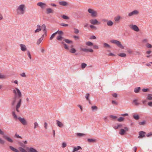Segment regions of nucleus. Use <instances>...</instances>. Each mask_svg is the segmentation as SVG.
Listing matches in <instances>:
<instances>
[{"label": "nucleus", "mask_w": 152, "mask_h": 152, "mask_svg": "<svg viewBox=\"0 0 152 152\" xmlns=\"http://www.w3.org/2000/svg\"><path fill=\"white\" fill-rule=\"evenodd\" d=\"M121 19V17L120 16L118 15L114 18V20L115 22H118Z\"/></svg>", "instance_id": "412c9836"}, {"label": "nucleus", "mask_w": 152, "mask_h": 152, "mask_svg": "<svg viewBox=\"0 0 152 152\" xmlns=\"http://www.w3.org/2000/svg\"><path fill=\"white\" fill-rule=\"evenodd\" d=\"M122 127V125L121 124H118L117 126H115L114 127V128L115 129H117L118 128H121Z\"/></svg>", "instance_id": "bb28decb"}, {"label": "nucleus", "mask_w": 152, "mask_h": 152, "mask_svg": "<svg viewBox=\"0 0 152 152\" xmlns=\"http://www.w3.org/2000/svg\"><path fill=\"white\" fill-rule=\"evenodd\" d=\"M152 135V132H151L149 133H148L147 135V137H149L151 136Z\"/></svg>", "instance_id": "69168bd1"}, {"label": "nucleus", "mask_w": 152, "mask_h": 152, "mask_svg": "<svg viewBox=\"0 0 152 152\" xmlns=\"http://www.w3.org/2000/svg\"><path fill=\"white\" fill-rule=\"evenodd\" d=\"M27 142L26 140H25L24 141H22L20 142V146H22L23 148H25V145L27 144Z\"/></svg>", "instance_id": "ddd939ff"}, {"label": "nucleus", "mask_w": 152, "mask_h": 152, "mask_svg": "<svg viewBox=\"0 0 152 152\" xmlns=\"http://www.w3.org/2000/svg\"><path fill=\"white\" fill-rule=\"evenodd\" d=\"M3 137L9 142H12L13 141L12 139L8 137L7 136H4Z\"/></svg>", "instance_id": "5701e85b"}, {"label": "nucleus", "mask_w": 152, "mask_h": 152, "mask_svg": "<svg viewBox=\"0 0 152 152\" xmlns=\"http://www.w3.org/2000/svg\"><path fill=\"white\" fill-rule=\"evenodd\" d=\"M87 141L89 142H96V139H90V138L88 139L87 140Z\"/></svg>", "instance_id": "7c9ffc66"}, {"label": "nucleus", "mask_w": 152, "mask_h": 152, "mask_svg": "<svg viewBox=\"0 0 152 152\" xmlns=\"http://www.w3.org/2000/svg\"><path fill=\"white\" fill-rule=\"evenodd\" d=\"M129 128L127 127H125L124 128V129H121L119 132V133L121 135H124L126 132L129 131Z\"/></svg>", "instance_id": "0eeeda50"}, {"label": "nucleus", "mask_w": 152, "mask_h": 152, "mask_svg": "<svg viewBox=\"0 0 152 152\" xmlns=\"http://www.w3.org/2000/svg\"><path fill=\"white\" fill-rule=\"evenodd\" d=\"M81 50L85 52H89L91 53L93 52V50L91 49L82 48Z\"/></svg>", "instance_id": "f3484780"}, {"label": "nucleus", "mask_w": 152, "mask_h": 152, "mask_svg": "<svg viewBox=\"0 0 152 152\" xmlns=\"http://www.w3.org/2000/svg\"><path fill=\"white\" fill-rule=\"evenodd\" d=\"M62 43L64 45V48L67 50H69V48L68 45L64 43V42H63Z\"/></svg>", "instance_id": "79ce46f5"}, {"label": "nucleus", "mask_w": 152, "mask_h": 152, "mask_svg": "<svg viewBox=\"0 0 152 152\" xmlns=\"http://www.w3.org/2000/svg\"><path fill=\"white\" fill-rule=\"evenodd\" d=\"M82 148L80 146H77V147H75L73 148V151L72 152H75L77 151L78 150H82Z\"/></svg>", "instance_id": "6ab92c4d"}, {"label": "nucleus", "mask_w": 152, "mask_h": 152, "mask_svg": "<svg viewBox=\"0 0 152 152\" xmlns=\"http://www.w3.org/2000/svg\"><path fill=\"white\" fill-rule=\"evenodd\" d=\"M88 12L91 14L93 17H96L98 15V13L96 11L93 9L89 8L88 10Z\"/></svg>", "instance_id": "7ed1b4c3"}, {"label": "nucleus", "mask_w": 152, "mask_h": 152, "mask_svg": "<svg viewBox=\"0 0 152 152\" xmlns=\"http://www.w3.org/2000/svg\"><path fill=\"white\" fill-rule=\"evenodd\" d=\"M118 56H119L122 57H124L126 56V54L124 53H121L118 54Z\"/></svg>", "instance_id": "473e14b6"}, {"label": "nucleus", "mask_w": 152, "mask_h": 152, "mask_svg": "<svg viewBox=\"0 0 152 152\" xmlns=\"http://www.w3.org/2000/svg\"><path fill=\"white\" fill-rule=\"evenodd\" d=\"M129 27L130 28L136 32H138L140 30L139 28L136 25L130 24L129 25Z\"/></svg>", "instance_id": "423d86ee"}, {"label": "nucleus", "mask_w": 152, "mask_h": 152, "mask_svg": "<svg viewBox=\"0 0 152 152\" xmlns=\"http://www.w3.org/2000/svg\"><path fill=\"white\" fill-rule=\"evenodd\" d=\"M124 118L122 117H120L118 119L117 121L118 122H122L124 121Z\"/></svg>", "instance_id": "4c0bfd02"}, {"label": "nucleus", "mask_w": 152, "mask_h": 152, "mask_svg": "<svg viewBox=\"0 0 152 152\" xmlns=\"http://www.w3.org/2000/svg\"><path fill=\"white\" fill-rule=\"evenodd\" d=\"M41 28L42 29L43 31L45 34V37L47 36V30L46 27V26L45 24H43L41 26Z\"/></svg>", "instance_id": "9b49d317"}, {"label": "nucleus", "mask_w": 152, "mask_h": 152, "mask_svg": "<svg viewBox=\"0 0 152 152\" xmlns=\"http://www.w3.org/2000/svg\"><path fill=\"white\" fill-rule=\"evenodd\" d=\"M112 103L113 104H114L115 105L118 104V103L117 102H116V101H114V100L112 101Z\"/></svg>", "instance_id": "338daca9"}, {"label": "nucleus", "mask_w": 152, "mask_h": 152, "mask_svg": "<svg viewBox=\"0 0 152 152\" xmlns=\"http://www.w3.org/2000/svg\"><path fill=\"white\" fill-rule=\"evenodd\" d=\"M62 17L63 19L65 20H68L69 19V18L68 17L64 15H63L62 16Z\"/></svg>", "instance_id": "49530a36"}, {"label": "nucleus", "mask_w": 152, "mask_h": 152, "mask_svg": "<svg viewBox=\"0 0 152 152\" xmlns=\"http://www.w3.org/2000/svg\"><path fill=\"white\" fill-rule=\"evenodd\" d=\"M139 13V12L137 10H134L128 14V16L129 17H132L134 15H138Z\"/></svg>", "instance_id": "39448f33"}, {"label": "nucleus", "mask_w": 152, "mask_h": 152, "mask_svg": "<svg viewBox=\"0 0 152 152\" xmlns=\"http://www.w3.org/2000/svg\"><path fill=\"white\" fill-rule=\"evenodd\" d=\"M87 66V64L84 63H83L81 64V66L82 69H84Z\"/></svg>", "instance_id": "09e8293b"}, {"label": "nucleus", "mask_w": 152, "mask_h": 152, "mask_svg": "<svg viewBox=\"0 0 152 152\" xmlns=\"http://www.w3.org/2000/svg\"><path fill=\"white\" fill-rule=\"evenodd\" d=\"M63 38L62 36L59 35L57 37V39L59 41L61 40Z\"/></svg>", "instance_id": "58836bf2"}, {"label": "nucleus", "mask_w": 152, "mask_h": 152, "mask_svg": "<svg viewBox=\"0 0 152 152\" xmlns=\"http://www.w3.org/2000/svg\"><path fill=\"white\" fill-rule=\"evenodd\" d=\"M9 148L11 150L15 152H19V151L18 150L14 148L12 146H10Z\"/></svg>", "instance_id": "a878e982"}, {"label": "nucleus", "mask_w": 152, "mask_h": 152, "mask_svg": "<svg viewBox=\"0 0 152 152\" xmlns=\"http://www.w3.org/2000/svg\"><path fill=\"white\" fill-rule=\"evenodd\" d=\"M66 143L65 142H63L62 143V147L63 148H64L66 147Z\"/></svg>", "instance_id": "13d9d810"}, {"label": "nucleus", "mask_w": 152, "mask_h": 152, "mask_svg": "<svg viewBox=\"0 0 152 152\" xmlns=\"http://www.w3.org/2000/svg\"><path fill=\"white\" fill-rule=\"evenodd\" d=\"M110 117L111 118L114 119H116L117 118V116H115L114 115H110Z\"/></svg>", "instance_id": "680f3d73"}, {"label": "nucleus", "mask_w": 152, "mask_h": 152, "mask_svg": "<svg viewBox=\"0 0 152 152\" xmlns=\"http://www.w3.org/2000/svg\"><path fill=\"white\" fill-rule=\"evenodd\" d=\"M79 32V31L78 29L75 28L74 29V32L75 34H78Z\"/></svg>", "instance_id": "e2e57ef3"}, {"label": "nucleus", "mask_w": 152, "mask_h": 152, "mask_svg": "<svg viewBox=\"0 0 152 152\" xmlns=\"http://www.w3.org/2000/svg\"><path fill=\"white\" fill-rule=\"evenodd\" d=\"M5 141L0 138V143L2 144H4L5 143Z\"/></svg>", "instance_id": "bf43d9fd"}, {"label": "nucleus", "mask_w": 152, "mask_h": 152, "mask_svg": "<svg viewBox=\"0 0 152 152\" xmlns=\"http://www.w3.org/2000/svg\"><path fill=\"white\" fill-rule=\"evenodd\" d=\"M6 76L0 73V79H4L6 78Z\"/></svg>", "instance_id": "a19ab883"}, {"label": "nucleus", "mask_w": 152, "mask_h": 152, "mask_svg": "<svg viewBox=\"0 0 152 152\" xmlns=\"http://www.w3.org/2000/svg\"><path fill=\"white\" fill-rule=\"evenodd\" d=\"M140 89L141 88L140 87L136 88L134 89V91L136 93H138L140 90Z\"/></svg>", "instance_id": "2f4dec72"}, {"label": "nucleus", "mask_w": 152, "mask_h": 152, "mask_svg": "<svg viewBox=\"0 0 152 152\" xmlns=\"http://www.w3.org/2000/svg\"><path fill=\"white\" fill-rule=\"evenodd\" d=\"M59 4L62 6H66L68 5V3L66 1H61L59 2Z\"/></svg>", "instance_id": "4468645a"}, {"label": "nucleus", "mask_w": 152, "mask_h": 152, "mask_svg": "<svg viewBox=\"0 0 152 152\" xmlns=\"http://www.w3.org/2000/svg\"><path fill=\"white\" fill-rule=\"evenodd\" d=\"M76 135L78 137H82L85 136V134L83 133H77L76 134Z\"/></svg>", "instance_id": "72a5a7b5"}, {"label": "nucleus", "mask_w": 152, "mask_h": 152, "mask_svg": "<svg viewBox=\"0 0 152 152\" xmlns=\"http://www.w3.org/2000/svg\"><path fill=\"white\" fill-rule=\"evenodd\" d=\"M43 40V38L42 37H41L37 41V44L38 45H39L41 42Z\"/></svg>", "instance_id": "c756f323"}, {"label": "nucleus", "mask_w": 152, "mask_h": 152, "mask_svg": "<svg viewBox=\"0 0 152 152\" xmlns=\"http://www.w3.org/2000/svg\"><path fill=\"white\" fill-rule=\"evenodd\" d=\"M148 105L150 107H152V102H150L148 103Z\"/></svg>", "instance_id": "774afa93"}, {"label": "nucleus", "mask_w": 152, "mask_h": 152, "mask_svg": "<svg viewBox=\"0 0 152 152\" xmlns=\"http://www.w3.org/2000/svg\"><path fill=\"white\" fill-rule=\"evenodd\" d=\"M26 7L24 4L20 5V15H23L25 12Z\"/></svg>", "instance_id": "20e7f679"}, {"label": "nucleus", "mask_w": 152, "mask_h": 152, "mask_svg": "<svg viewBox=\"0 0 152 152\" xmlns=\"http://www.w3.org/2000/svg\"><path fill=\"white\" fill-rule=\"evenodd\" d=\"M57 34V32H55L51 35L50 38V39L52 40V39L55 37V35Z\"/></svg>", "instance_id": "c03bdc74"}, {"label": "nucleus", "mask_w": 152, "mask_h": 152, "mask_svg": "<svg viewBox=\"0 0 152 152\" xmlns=\"http://www.w3.org/2000/svg\"><path fill=\"white\" fill-rule=\"evenodd\" d=\"M90 28L93 30H96L97 29L96 27L93 25H91L90 26Z\"/></svg>", "instance_id": "a18cd8bd"}, {"label": "nucleus", "mask_w": 152, "mask_h": 152, "mask_svg": "<svg viewBox=\"0 0 152 152\" xmlns=\"http://www.w3.org/2000/svg\"><path fill=\"white\" fill-rule=\"evenodd\" d=\"M133 102L136 105H138L140 104L138 102V100L137 99L134 100H133Z\"/></svg>", "instance_id": "e433bc0d"}, {"label": "nucleus", "mask_w": 152, "mask_h": 152, "mask_svg": "<svg viewBox=\"0 0 152 152\" xmlns=\"http://www.w3.org/2000/svg\"><path fill=\"white\" fill-rule=\"evenodd\" d=\"M89 96H90V94H86V95L85 96L86 98V99L88 101H89Z\"/></svg>", "instance_id": "de8ad7c7"}, {"label": "nucleus", "mask_w": 152, "mask_h": 152, "mask_svg": "<svg viewBox=\"0 0 152 152\" xmlns=\"http://www.w3.org/2000/svg\"><path fill=\"white\" fill-rule=\"evenodd\" d=\"M27 55L28 56L29 58L30 59H31V56L29 51H28L27 52Z\"/></svg>", "instance_id": "0e129e2a"}, {"label": "nucleus", "mask_w": 152, "mask_h": 152, "mask_svg": "<svg viewBox=\"0 0 152 152\" xmlns=\"http://www.w3.org/2000/svg\"><path fill=\"white\" fill-rule=\"evenodd\" d=\"M27 149L28 150L29 152H38L36 149L32 147H27Z\"/></svg>", "instance_id": "dca6fc26"}, {"label": "nucleus", "mask_w": 152, "mask_h": 152, "mask_svg": "<svg viewBox=\"0 0 152 152\" xmlns=\"http://www.w3.org/2000/svg\"><path fill=\"white\" fill-rule=\"evenodd\" d=\"M46 13L48 14L52 13L53 12V10L51 8H48L46 9Z\"/></svg>", "instance_id": "aec40b11"}, {"label": "nucleus", "mask_w": 152, "mask_h": 152, "mask_svg": "<svg viewBox=\"0 0 152 152\" xmlns=\"http://www.w3.org/2000/svg\"><path fill=\"white\" fill-rule=\"evenodd\" d=\"M147 99L149 100H152V95L150 94H149L148 95Z\"/></svg>", "instance_id": "f704fd0d"}, {"label": "nucleus", "mask_w": 152, "mask_h": 152, "mask_svg": "<svg viewBox=\"0 0 152 152\" xmlns=\"http://www.w3.org/2000/svg\"><path fill=\"white\" fill-rule=\"evenodd\" d=\"M86 45L89 46H91L93 45V44L91 42L88 41L86 42Z\"/></svg>", "instance_id": "c9c22d12"}, {"label": "nucleus", "mask_w": 152, "mask_h": 152, "mask_svg": "<svg viewBox=\"0 0 152 152\" xmlns=\"http://www.w3.org/2000/svg\"><path fill=\"white\" fill-rule=\"evenodd\" d=\"M145 132L143 131H141L139 133V136L138 137V138H142L145 137Z\"/></svg>", "instance_id": "2eb2a0df"}, {"label": "nucleus", "mask_w": 152, "mask_h": 152, "mask_svg": "<svg viewBox=\"0 0 152 152\" xmlns=\"http://www.w3.org/2000/svg\"><path fill=\"white\" fill-rule=\"evenodd\" d=\"M20 49L23 52L26 51L27 50V48L26 46L23 44H21L20 45Z\"/></svg>", "instance_id": "f8f14e48"}, {"label": "nucleus", "mask_w": 152, "mask_h": 152, "mask_svg": "<svg viewBox=\"0 0 152 152\" xmlns=\"http://www.w3.org/2000/svg\"><path fill=\"white\" fill-rule=\"evenodd\" d=\"M20 151L21 152H28L25 149L21 148H20Z\"/></svg>", "instance_id": "8fccbe9b"}, {"label": "nucleus", "mask_w": 152, "mask_h": 152, "mask_svg": "<svg viewBox=\"0 0 152 152\" xmlns=\"http://www.w3.org/2000/svg\"><path fill=\"white\" fill-rule=\"evenodd\" d=\"M146 123V121L145 120L142 122H140L139 123V124L140 125H144Z\"/></svg>", "instance_id": "603ef678"}, {"label": "nucleus", "mask_w": 152, "mask_h": 152, "mask_svg": "<svg viewBox=\"0 0 152 152\" xmlns=\"http://www.w3.org/2000/svg\"><path fill=\"white\" fill-rule=\"evenodd\" d=\"M37 27L38 28L35 30L34 31L35 33L39 32L42 30V29L41 28V26L39 25H37Z\"/></svg>", "instance_id": "4be33fe9"}, {"label": "nucleus", "mask_w": 152, "mask_h": 152, "mask_svg": "<svg viewBox=\"0 0 152 152\" xmlns=\"http://www.w3.org/2000/svg\"><path fill=\"white\" fill-rule=\"evenodd\" d=\"M64 41L66 43L68 44H71L73 43V42L72 41L69 40L68 39H64Z\"/></svg>", "instance_id": "cd10ccee"}, {"label": "nucleus", "mask_w": 152, "mask_h": 152, "mask_svg": "<svg viewBox=\"0 0 152 152\" xmlns=\"http://www.w3.org/2000/svg\"><path fill=\"white\" fill-rule=\"evenodd\" d=\"M20 122L24 126L27 125L28 124L26 120L24 118L20 117Z\"/></svg>", "instance_id": "6e6552de"}, {"label": "nucleus", "mask_w": 152, "mask_h": 152, "mask_svg": "<svg viewBox=\"0 0 152 152\" xmlns=\"http://www.w3.org/2000/svg\"><path fill=\"white\" fill-rule=\"evenodd\" d=\"M133 118L136 120H138L140 119V117L137 114H134L133 115Z\"/></svg>", "instance_id": "393cba45"}, {"label": "nucleus", "mask_w": 152, "mask_h": 152, "mask_svg": "<svg viewBox=\"0 0 152 152\" xmlns=\"http://www.w3.org/2000/svg\"><path fill=\"white\" fill-rule=\"evenodd\" d=\"M76 51L75 49L73 48H72L69 50V52L72 53H75Z\"/></svg>", "instance_id": "c85d7f7f"}, {"label": "nucleus", "mask_w": 152, "mask_h": 152, "mask_svg": "<svg viewBox=\"0 0 152 152\" xmlns=\"http://www.w3.org/2000/svg\"><path fill=\"white\" fill-rule=\"evenodd\" d=\"M60 25L65 27H66L68 26V24L64 23H61L60 24Z\"/></svg>", "instance_id": "052dcab7"}, {"label": "nucleus", "mask_w": 152, "mask_h": 152, "mask_svg": "<svg viewBox=\"0 0 152 152\" xmlns=\"http://www.w3.org/2000/svg\"><path fill=\"white\" fill-rule=\"evenodd\" d=\"M34 129H36L38 127V124L37 122H35L34 123Z\"/></svg>", "instance_id": "6e6d98bb"}, {"label": "nucleus", "mask_w": 152, "mask_h": 152, "mask_svg": "<svg viewBox=\"0 0 152 152\" xmlns=\"http://www.w3.org/2000/svg\"><path fill=\"white\" fill-rule=\"evenodd\" d=\"M38 6L40 7L42 9H44L46 7V4L42 2H39L37 3Z\"/></svg>", "instance_id": "9d476101"}, {"label": "nucleus", "mask_w": 152, "mask_h": 152, "mask_svg": "<svg viewBox=\"0 0 152 152\" xmlns=\"http://www.w3.org/2000/svg\"><path fill=\"white\" fill-rule=\"evenodd\" d=\"M56 32H57V34L58 33L59 34V35H60L62 36L63 34V32L62 31H58Z\"/></svg>", "instance_id": "864d4df0"}, {"label": "nucleus", "mask_w": 152, "mask_h": 152, "mask_svg": "<svg viewBox=\"0 0 152 152\" xmlns=\"http://www.w3.org/2000/svg\"><path fill=\"white\" fill-rule=\"evenodd\" d=\"M91 109L92 110H96L98 109L97 107L96 106H93L91 107Z\"/></svg>", "instance_id": "ea45409f"}, {"label": "nucleus", "mask_w": 152, "mask_h": 152, "mask_svg": "<svg viewBox=\"0 0 152 152\" xmlns=\"http://www.w3.org/2000/svg\"><path fill=\"white\" fill-rule=\"evenodd\" d=\"M56 124L60 128L64 126L63 124L61 122L58 120H56Z\"/></svg>", "instance_id": "a211bd4d"}, {"label": "nucleus", "mask_w": 152, "mask_h": 152, "mask_svg": "<svg viewBox=\"0 0 152 152\" xmlns=\"http://www.w3.org/2000/svg\"><path fill=\"white\" fill-rule=\"evenodd\" d=\"M151 53V51L150 50H148L147 51L146 53V54H148V55L146 56V57L149 58L150 56L149 55V54H150Z\"/></svg>", "instance_id": "37998d69"}, {"label": "nucleus", "mask_w": 152, "mask_h": 152, "mask_svg": "<svg viewBox=\"0 0 152 152\" xmlns=\"http://www.w3.org/2000/svg\"><path fill=\"white\" fill-rule=\"evenodd\" d=\"M14 94V100L12 103V105H14L15 102L17 101L18 102L16 108V110L12 112V115L13 118L15 121H18L19 120L18 117L19 107V90L18 88H16L13 91Z\"/></svg>", "instance_id": "f257e3e1"}, {"label": "nucleus", "mask_w": 152, "mask_h": 152, "mask_svg": "<svg viewBox=\"0 0 152 152\" xmlns=\"http://www.w3.org/2000/svg\"><path fill=\"white\" fill-rule=\"evenodd\" d=\"M90 23L92 25H97L100 24V23L96 19H92L89 20Z\"/></svg>", "instance_id": "1a4fd4ad"}, {"label": "nucleus", "mask_w": 152, "mask_h": 152, "mask_svg": "<svg viewBox=\"0 0 152 152\" xmlns=\"http://www.w3.org/2000/svg\"><path fill=\"white\" fill-rule=\"evenodd\" d=\"M110 42L112 43L116 44L118 47L121 49H124V46L121 44V42L117 40L113 39L110 40Z\"/></svg>", "instance_id": "f03ea898"}, {"label": "nucleus", "mask_w": 152, "mask_h": 152, "mask_svg": "<svg viewBox=\"0 0 152 152\" xmlns=\"http://www.w3.org/2000/svg\"><path fill=\"white\" fill-rule=\"evenodd\" d=\"M146 47L148 48H151L152 47V46L149 43H148L146 45Z\"/></svg>", "instance_id": "4d7b16f0"}, {"label": "nucleus", "mask_w": 152, "mask_h": 152, "mask_svg": "<svg viewBox=\"0 0 152 152\" xmlns=\"http://www.w3.org/2000/svg\"><path fill=\"white\" fill-rule=\"evenodd\" d=\"M20 75L22 77H26V75L24 72H22L20 74Z\"/></svg>", "instance_id": "3c124183"}, {"label": "nucleus", "mask_w": 152, "mask_h": 152, "mask_svg": "<svg viewBox=\"0 0 152 152\" xmlns=\"http://www.w3.org/2000/svg\"><path fill=\"white\" fill-rule=\"evenodd\" d=\"M113 22L111 20H108L107 23V25L109 26H112L113 24Z\"/></svg>", "instance_id": "b1692460"}, {"label": "nucleus", "mask_w": 152, "mask_h": 152, "mask_svg": "<svg viewBox=\"0 0 152 152\" xmlns=\"http://www.w3.org/2000/svg\"><path fill=\"white\" fill-rule=\"evenodd\" d=\"M104 47L105 48V47H108L110 48V46L107 44L104 43L103 44Z\"/></svg>", "instance_id": "5fc2aeb1"}]
</instances>
